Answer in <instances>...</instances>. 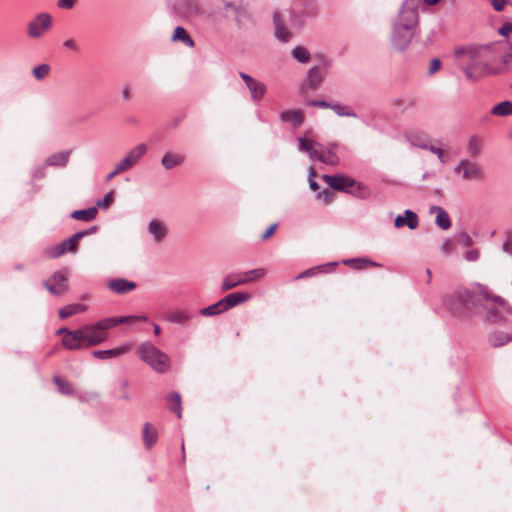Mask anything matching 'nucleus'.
I'll use <instances>...</instances> for the list:
<instances>
[{"label": "nucleus", "instance_id": "f257e3e1", "mask_svg": "<svg viewBox=\"0 0 512 512\" xmlns=\"http://www.w3.org/2000/svg\"><path fill=\"white\" fill-rule=\"evenodd\" d=\"M147 321L145 315H130L103 318L95 323L86 324L76 329L75 350L97 346L107 340V331L119 324H127L134 321Z\"/></svg>", "mask_w": 512, "mask_h": 512}, {"label": "nucleus", "instance_id": "f03ea898", "mask_svg": "<svg viewBox=\"0 0 512 512\" xmlns=\"http://www.w3.org/2000/svg\"><path fill=\"white\" fill-rule=\"evenodd\" d=\"M478 297L483 302L484 321L488 324H504L512 316L511 304L502 296L495 294L487 285L475 283Z\"/></svg>", "mask_w": 512, "mask_h": 512}, {"label": "nucleus", "instance_id": "7ed1b4c3", "mask_svg": "<svg viewBox=\"0 0 512 512\" xmlns=\"http://www.w3.org/2000/svg\"><path fill=\"white\" fill-rule=\"evenodd\" d=\"M139 358L158 373L169 369V357L151 342H143L137 348Z\"/></svg>", "mask_w": 512, "mask_h": 512}, {"label": "nucleus", "instance_id": "20e7f679", "mask_svg": "<svg viewBox=\"0 0 512 512\" xmlns=\"http://www.w3.org/2000/svg\"><path fill=\"white\" fill-rule=\"evenodd\" d=\"M299 150L307 152L311 159H317L327 165H337L339 162L338 156L334 151L329 148L323 147L321 144L305 139L298 138Z\"/></svg>", "mask_w": 512, "mask_h": 512}, {"label": "nucleus", "instance_id": "39448f33", "mask_svg": "<svg viewBox=\"0 0 512 512\" xmlns=\"http://www.w3.org/2000/svg\"><path fill=\"white\" fill-rule=\"evenodd\" d=\"M53 27V17L48 12L36 14L27 24V36L30 39L44 37Z\"/></svg>", "mask_w": 512, "mask_h": 512}, {"label": "nucleus", "instance_id": "423d86ee", "mask_svg": "<svg viewBox=\"0 0 512 512\" xmlns=\"http://www.w3.org/2000/svg\"><path fill=\"white\" fill-rule=\"evenodd\" d=\"M419 22V15L416 7L406 0L399 11L397 18L394 21L393 25L398 27H402L403 30H411L416 31Z\"/></svg>", "mask_w": 512, "mask_h": 512}, {"label": "nucleus", "instance_id": "0eeeda50", "mask_svg": "<svg viewBox=\"0 0 512 512\" xmlns=\"http://www.w3.org/2000/svg\"><path fill=\"white\" fill-rule=\"evenodd\" d=\"M454 172L461 174L466 181H482L485 177L480 165L468 159H462L454 168Z\"/></svg>", "mask_w": 512, "mask_h": 512}, {"label": "nucleus", "instance_id": "6e6552de", "mask_svg": "<svg viewBox=\"0 0 512 512\" xmlns=\"http://www.w3.org/2000/svg\"><path fill=\"white\" fill-rule=\"evenodd\" d=\"M256 279V269L245 272H232L226 275L221 284L222 291L232 290L242 284Z\"/></svg>", "mask_w": 512, "mask_h": 512}, {"label": "nucleus", "instance_id": "1a4fd4ad", "mask_svg": "<svg viewBox=\"0 0 512 512\" xmlns=\"http://www.w3.org/2000/svg\"><path fill=\"white\" fill-rule=\"evenodd\" d=\"M44 287L54 296H62L68 291L67 276L65 271H56L43 282Z\"/></svg>", "mask_w": 512, "mask_h": 512}, {"label": "nucleus", "instance_id": "9d476101", "mask_svg": "<svg viewBox=\"0 0 512 512\" xmlns=\"http://www.w3.org/2000/svg\"><path fill=\"white\" fill-rule=\"evenodd\" d=\"M147 150V145L144 143L136 145L134 148H132L125 154L121 161L117 163L118 166L123 170V172L130 170L147 153Z\"/></svg>", "mask_w": 512, "mask_h": 512}, {"label": "nucleus", "instance_id": "9b49d317", "mask_svg": "<svg viewBox=\"0 0 512 512\" xmlns=\"http://www.w3.org/2000/svg\"><path fill=\"white\" fill-rule=\"evenodd\" d=\"M322 179L332 189L343 191V192H349L356 185L359 186V184L353 178L343 175V174H337V175L324 174V175H322Z\"/></svg>", "mask_w": 512, "mask_h": 512}, {"label": "nucleus", "instance_id": "f8f14e48", "mask_svg": "<svg viewBox=\"0 0 512 512\" xmlns=\"http://www.w3.org/2000/svg\"><path fill=\"white\" fill-rule=\"evenodd\" d=\"M414 34V31H406L402 27L393 25L391 43L396 50L402 51L409 46Z\"/></svg>", "mask_w": 512, "mask_h": 512}, {"label": "nucleus", "instance_id": "ddd939ff", "mask_svg": "<svg viewBox=\"0 0 512 512\" xmlns=\"http://www.w3.org/2000/svg\"><path fill=\"white\" fill-rule=\"evenodd\" d=\"M97 231H98V227L92 226L86 230L78 231L75 234H73L71 237L63 240L61 243L65 249V253L76 252L80 240L83 239L85 236L95 234Z\"/></svg>", "mask_w": 512, "mask_h": 512}, {"label": "nucleus", "instance_id": "4468645a", "mask_svg": "<svg viewBox=\"0 0 512 512\" xmlns=\"http://www.w3.org/2000/svg\"><path fill=\"white\" fill-rule=\"evenodd\" d=\"M475 296H478L473 284V290L467 288H458L453 295V299L463 307H473L476 305Z\"/></svg>", "mask_w": 512, "mask_h": 512}, {"label": "nucleus", "instance_id": "2eb2a0df", "mask_svg": "<svg viewBox=\"0 0 512 512\" xmlns=\"http://www.w3.org/2000/svg\"><path fill=\"white\" fill-rule=\"evenodd\" d=\"M325 77L324 69L313 66L307 72V78L305 83L302 86L303 90H313L316 89L323 81Z\"/></svg>", "mask_w": 512, "mask_h": 512}, {"label": "nucleus", "instance_id": "dca6fc26", "mask_svg": "<svg viewBox=\"0 0 512 512\" xmlns=\"http://www.w3.org/2000/svg\"><path fill=\"white\" fill-rule=\"evenodd\" d=\"M131 348L130 344H123L119 347L107 349V350H93L92 356L99 360H107L112 358L120 357L126 354Z\"/></svg>", "mask_w": 512, "mask_h": 512}, {"label": "nucleus", "instance_id": "f3484780", "mask_svg": "<svg viewBox=\"0 0 512 512\" xmlns=\"http://www.w3.org/2000/svg\"><path fill=\"white\" fill-rule=\"evenodd\" d=\"M174 8L183 16L199 14L201 11L199 0H176Z\"/></svg>", "mask_w": 512, "mask_h": 512}, {"label": "nucleus", "instance_id": "a211bd4d", "mask_svg": "<svg viewBox=\"0 0 512 512\" xmlns=\"http://www.w3.org/2000/svg\"><path fill=\"white\" fill-rule=\"evenodd\" d=\"M273 25L275 37L279 41L288 42L291 39L292 33L287 29L278 12H274L273 14Z\"/></svg>", "mask_w": 512, "mask_h": 512}, {"label": "nucleus", "instance_id": "6ab92c4d", "mask_svg": "<svg viewBox=\"0 0 512 512\" xmlns=\"http://www.w3.org/2000/svg\"><path fill=\"white\" fill-rule=\"evenodd\" d=\"M252 294L248 292H234L222 298V301L227 310L236 307L252 299Z\"/></svg>", "mask_w": 512, "mask_h": 512}, {"label": "nucleus", "instance_id": "aec40b11", "mask_svg": "<svg viewBox=\"0 0 512 512\" xmlns=\"http://www.w3.org/2000/svg\"><path fill=\"white\" fill-rule=\"evenodd\" d=\"M147 229L156 243L163 241L168 234L166 226L157 219L151 220Z\"/></svg>", "mask_w": 512, "mask_h": 512}, {"label": "nucleus", "instance_id": "412c9836", "mask_svg": "<svg viewBox=\"0 0 512 512\" xmlns=\"http://www.w3.org/2000/svg\"><path fill=\"white\" fill-rule=\"evenodd\" d=\"M394 224L396 228H401L404 225H407L409 229L413 230L418 227L419 220L415 212L411 210H406L405 217L398 215L395 219Z\"/></svg>", "mask_w": 512, "mask_h": 512}, {"label": "nucleus", "instance_id": "4be33fe9", "mask_svg": "<svg viewBox=\"0 0 512 512\" xmlns=\"http://www.w3.org/2000/svg\"><path fill=\"white\" fill-rule=\"evenodd\" d=\"M108 287L117 294H126L136 288V283L124 278H118L108 283Z\"/></svg>", "mask_w": 512, "mask_h": 512}, {"label": "nucleus", "instance_id": "5701e85b", "mask_svg": "<svg viewBox=\"0 0 512 512\" xmlns=\"http://www.w3.org/2000/svg\"><path fill=\"white\" fill-rule=\"evenodd\" d=\"M282 122L291 123L294 127H299L304 121V114L300 109H291L283 111L280 114Z\"/></svg>", "mask_w": 512, "mask_h": 512}, {"label": "nucleus", "instance_id": "b1692460", "mask_svg": "<svg viewBox=\"0 0 512 512\" xmlns=\"http://www.w3.org/2000/svg\"><path fill=\"white\" fill-rule=\"evenodd\" d=\"M70 155V150L54 153L45 160V166L65 167L69 161Z\"/></svg>", "mask_w": 512, "mask_h": 512}, {"label": "nucleus", "instance_id": "393cba45", "mask_svg": "<svg viewBox=\"0 0 512 512\" xmlns=\"http://www.w3.org/2000/svg\"><path fill=\"white\" fill-rule=\"evenodd\" d=\"M430 213L436 214L435 223L443 230H447L451 227V221L448 213L440 206H432Z\"/></svg>", "mask_w": 512, "mask_h": 512}, {"label": "nucleus", "instance_id": "a878e982", "mask_svg": "<svg viewBox=\"0 0 512 512\" xmlns=\"http://www.w3.org/2000/svg\"><path fill=\"white\" fill-rule=\"evenodd\" d=\"M56 335H62V345L68 350H75L76 329L70 330L62 327L56 331Z\"/></svg>", "mask_w": 512, "mask_h": 512}, {"label": "nucleus", "instance_id": "bb28decb", "mask_svg": "<svg viewBox=\"0 0 512 512\" xmlns=\"http://www.w3.org/2000/svg\"><path fill=\"white\" fill-rule=\"evenodd\" d=\"M157 438V430L150 423H145L143 426V440L145 447L147 449H151L152 446L157 442Z\"/></svg>", "mask_w": 512, "mask_h": 512}, {"label": "nucleus", "instance_id": "cd10ccee", "mask_svg": "<svg viewBox=\"0 0 512 512\" xmlns=\"http://www.w3.org/2000/svg\"><path fill=\"white\" fill-rule=\"evenodd\" d=\"M98 210L96 207L75 210L71 213V217L78 221L89 222L96 218Z\"/></svg>", "mask_w": 512, "mask_h": 512}, {"label": "nucleus", "instance_id": "c85d7f7f", "mask_svg": "<svg viewBox=\"0 0 512 512\" xmlns=\"http://www.w3.org/2000/svg\"><path fill=\"white\" fill-rule=\"evenodd\" d=\"M168 407L175 412L178 418L182 417L181 395L178 392H171L166 396Z\"/></svg>", "mask_w": 512, "mask_h": 512}, {"label": "nucleus", "instance_id": "c756f323", "mask_svg": "<svg viewBox=\"0 0 512 512\" xmlns=\"http://www.w3.org/2000/svg\"><path fill=\"white\" fill-rule=\"evenodd\" d=\"M225 311H227V309H226L222 299H220L216 303H214L208 307L200 309L199 314L201 316H205V317H212V316L219 315Z\"/></svg>", "mask_w": 512, "mask_h": 512}, {"label": "nucleus", "instance_id": "7c9ffc66", "mask_svg": "<svg viewBox=\"0 0 512 512\" xmlns=\"http://www.w3.org/2000/svg\"><path fill=\"white\" fill-rule=\"evenodd\" d=\"M86 310V306L84 304L80 303H73L66 305L65 307L61 308L58 312L59 317L62 319L68 318L70 316H73L75 314L81 313Z\"/></svg>", "mask_w": 512, "mask_h": 512}, {"label": "nucleus", "instance_id": "2f4dec72", "mask_svg": "<svg viewBox=\"0 0 512 512\" xmlns=\"http://www.w3.org/2000/svg\"><path fill=\"white\" fill-rule=\"evenodd\" d=\"M191 315L183 310H174L166 314L167 321L176 324H184L191 319Z\"/></svg>", "mask_w": 512, "mask_h": 512}, {"label": "nucleus", "instance_id": "473e14b6", "mask_svg": "<svg viewBox=\"0 0 512 512\" xmlns=\"http://www.w3.org/2000/svg\"><path fill=\"white\" fill-rule=\"evenodd\" d=\"M183 161L184 158L181 155H177L174 153H166L162 157L161 163L165 169L169 170L182 164Z\"/></svg>", "mask_w": 512, "mask_h": 512}, {"label": "nucleus", "instance_id": "72a5a7b5", "mask_svg": "<svg viewBox=\"0 0 512 512\" xmlns=\"http://www.w3.org/2000/svg\"><path fill=\"white\" fill-rule=\"evenodd\" d=\"M172 40L182 41L188 47H194L195 45L193 39L189 36L187 31L181 26L175 28Z\"/></svg>", "mask_w": 512, "mask_h": 512}, {"label": "nucleus", "instance_id": "f704fd0d", "mask_svg": "<svg viewBox=\"0 0 512 512\" xmlns=\"http://www.w3.org/2000/svg\"><path fill=\"white\" fill-rule=\"evenodd\" d=\"M510 340V337L508 334L502 331H494L489 334L488 341L489 343L494 347H499L504 345Z\"/></svg>", "mask_w": 512, "mask_h": 512}, {"label": "nucleus", "instance_id": "c9c22d12", "mask_svg": "<svg viewBox=\"0 0 512 512\" xmlns=\"http://www.w3.org/2000/svg\"><path fill=\"white\" fill-rule=\"evenodd\" d=\"M491 114L497 115V116H509L512 115V102L511 101H503L495 105L492 110Z\"/></svg>", "mask_w": 512, "mask_h": 512}, {"label": "nucleus", "instance_id": "e433bc0d", "mask_svg": "<svg viewBox=\"0 0 512 512\" xmlns=\"http://www.w3.org/2000/svg\"><path fill=\"white\" fill-rule=\"evenodd\" d=\"M482 151V140L477 136H471L468 140V152L471 156H478Z\"/></svg>", "mask_w": 512, "mask_h": 512}, {"label": "nucleus", "instance_id": "4c0bfd02", "mask_svg": "<svg viewBox=\"0 0 512 512\" xmlns=\"http://www.w3.org/2000/svg\"><path fill=\"white\" fill-rule=\"evenodd\" d=\"M53 382L57 385L59 391L65 395H71L74 392L73 386L70 382L62 379L59 376L53 377Z\"/></svg>", "mask_w": 512, "mask_h": 512}, {"label": "nucleus", "instance_id": "58836bf2", "mask_svg": "<svg viewBox=\"0 0 512 512\" xmlns=\"http://www.w3.org/2000/svg\"><path fill=\"white\" fill-rule=\"evenodd\" d=\"M293 57L300 63H308L310 61V53L303 46H296L292 50Z\"/></svg>", "mask_w": 512, "mask_h": 512}, {"label": "nucleus", "instance_id": "ea45409f", "mask_svg": "<svg viewBox=\"0 0 512 512\" xmlns=\"http://www.w3.org/2000/svg\"><path fill=\"white\" fill-rule=\"evenodd\" d=\"M51 71L50 65L43 63L33 68L32 75L36 80L45 79Z\"/></svg>", "mask_w": 512, "mask_h": 512}, {"label": "nucleus", "instance_id": "a19ab883", "mask_svg": "<svg viewBox=\"0 0 512 512\" xmlns=\"http://www.w3.org/2000/svg\"><path fill=\"white\" fill-rule=\"evenodd\" d=\"M343 264L352 266L355 269H364L367 265L378 266L377 263L367 259H348L344 260Z\"/></svg>", "mask_w": 512, "mask_h": 512}, {"label": "nucleus", "instance_id": "79ce46f5", "mask_svg": "<svg viewBox=\"0 0 512 512\" xmlns=\"http://www.w3.org/2000/svg\"><path fill=\"white\" fill-rule=\"evenodd\" d=\"M329 108L332 109L338 116L356 117V114L352 110L339 103L330 104Z\"/></svg>", "mask_w": 512, "mask_h": 512}, {"label": "nucleus", "instance_id": "37998d69", "mask_svg": "<svg viewBox=\"0 0 512 512\" xmlns=\"http://www.w3.org/2000/svg\"><path fill=\"white\" fill-rule=\"evenodd\" d=\"M46 255L48 258H51V259H55V258H59L60 256L64 255L65 254V249L64 247L62 246V243L60 242L59 244L51 247V248H48L46 251H45Z\"/></svg>", "mask_w": 512, "mask_h": 512}, {"label": "nucleus", "instance_id": "c03bdc74", "mask_svg": "<svg viewBox=\"0 0 512 512\" xmlns=\"http://www.w3.org/2000/svg\"><path fill=\"white\" fill-rule=\"evenodd\" d=\"M240 77L245 81L249 90L251 91L252 99L256 100V82H255V80L251 76H249L245 73H242V72L240 73Z\"/></svg>", "mask_w": 512, "mask_h": 512}, {"label": "nucleus", "instance_id": "a18cd8bd", "mask_svg": "<svg viewBox=\"0 0 512 512\" xmlns=\"http://www.w3.org/2000/svg\"><path fill=\"white\" fill-rule=\"evenodd\" d=\"M334 198V192L331 189H324L316 194V199L322 201L324 204H329Z\"/></svg>", "mask_w": 512, "mask_h": 512}, {"label": "nucleus", "instance_id": "49530a36", "mask_svg": "<svg viewBox=\"0 0 512 512\" xmlns=\"http://www.w3.org/2000/svg\"><path fill=\"white\" fill-rule=\"evenodd\" d=\"M491 49V46L490 45H486V46H481V47H472V48H469L467 49V54L472 58H476V57H479L481 56V54L484 52V51H490Z\"/></svg>", "mask_w": 512, "mask_h": 512}, {"label": "nucleus", "instance_id": "de8ad7c7", "mask_svg": "<svg viewBox=\"0 0 512 512\" xmlns=\"http://www.w3.org/2000/svg\"><path fill=\"white\" fill-rule=\"evenodd\" d=\"M114 201L113 192H108L105 194L102 200H99L97 202L98 207L100 208H107L109 207L112 202Z\"/></svg>", "mask_w": 512, "mask_h": 512}, {"label": "nucleus", "instance_id": "09e8293b", "mask_svg": "<svg viewBox=\"0 0 512 512\" xmlns=\"http://www.w3.org/2000/svg\"><path fill=\"white\" fill-rule=\"evenodd\" d=\"M120 386H121V394L119 396L120 399L122 400H130V394H129V391H128V388H129V382L127 380H121L120 382Z\"/></svg>", "mask_w": 512, "mask_h": 512}, {"label": "nucleus", "instance_id": "8fccbe9b", "mask_svg": "<svg viewBox=\"0 0 512 512\" xmlns=\"http://www.w3.org/2000/svg\"><path fill=\"white\" fill-rule=\"evenodd\" d=\"M440 68H441V61L438 58H433L430 61V65H429V70H428L429 75H433L434 73L439 71Z\"/></svg>", "mask_w": 512, "mask_h": 512}, {"label": "nucleus", "instance_id": "3c124183", "mask_svg": "<svg viewBox=\"0 0 512 512\" xmlns=\"http://www.w3.org/2000/svg\"><path fill=\"white\" fill-rule=\"evenodd\" d=\"M121 96L124 101H130L132 99V89L129 84L123 85L121 89Z\"/></svg>", "mask_w": 512, "mask_h": 512}, {"label": "nucleus", "instance_id": "603ef678", "mask_svg": "<svg viewBox=\"0 0 512 512\" xmlns=\"http://www.w3.org/2000/svg\"><path fill=\"white\" fill-rule=\"evenodd\" d=\"M502 250L512 256V234L508 235L502 245Z\"/></svg>", "mask_w": 512, "mask_h": 512}, {"label": "nucleus", "instance_id": "864d4df0", "mask_svg": "<svg viewBox=\"0 0 512 512\" xmlns=\"http://www.w3.org/2000/svg\"><path fill=\"white\" fill-rule=\"evenodd\" d=\"M490 3L496 11L500 12L509 3V0H490Z\"/></svg>", "mask_w": 512, "mask_h": 512}, {"label": "nucleus", "instance_id": "5fc2aeb1", "mask_svg": "<svg viewBox=\"0 0 512 512\" xmlns=\"http://www.w3.org/2000/svg\"><path fill=\"white\" fill-rule=\"evenodd\" d=\"M453 247H454L453 241L451 239H446L443 241V243L441 245V251L444 254H448L453 249Z\"/></svg>", "mask_w": 512, "mask_h": 512}, {"label": "nucleus", "instance_id": "6e6d98bb", "mask_svg": "<svg viewBox=\"0 0 512 512\" xmlns=\"http://www.w3.org/2000/svg\"><path fill=\"white\" fill-rule=\"evenodd\" d=\"M480 256V252L477 249L468 250L465 254V258L468 261H476Z\"/></svg>", "mask_w": 512, "mask_h": 512}, {"label": "nucleus", "instance_id": "4d7b16f0", "mask_svg": "<svg viewBox=\"0 0 512 512\" xmlns=\"http://www.w3.org/2000/svg\"><path fill=\"white\" fill-rule=\"evenodd\" d=\"M75 5V0H58L57 6L63 9H72Z\"/></svg>", "mask_w": 512, "mask_h": 512}, {"label": "nucleus", "instance_id": "13d9d810", "mask_svg": "<svg viewBox=\"0 0 512 512\" xmlns=\"http://www.w3.org/2000/svg\"><path fill=\"white\" fill-rule=\"evenodd\" d=\"M123 173V170L118 166V164L115 165L114 169L106 175V181L109 182L113 178H115L117 175Z\"/></svg>", "mask_w": 512, "mask_h": 512}, {"label": "nucleus", "instance_id": "bf43d9fd", "mask_svg": "<svg viewBox=\"0 0 512 512\" xmlns=\"http://www.w3.org/2000/svg\"><path fill=\"white\" fill-rule=\"evenodd\" d=\"M309 106L318 107V108H329L330 103L326 101H318V100H311L306 103Z\"/></svg>", "mask_w": 512, "mask_h": 512}, {"label": "nucleus", "instance_id": "052dcab7", "mask_svg": "<svg viewBox=\"0 0 512 512\" xmlns=\"http://www.w3.org/2000/svg\"><path fill=\"white\" fill-rule=\"evenodd\" d=\"M512 32V24L507 22L502 25V27L499 29V33L502 36L507 37Z\"/></svg>", "mask_w": 512, "mask_h": 512}, {"label": "nucleus", "instance_id": "680f3d73", "mask_svg": "<svg viewBox=\"0 0 512 512\" xmlns=\"http://www.w3.org/2000/svg\"><path fill=\"white\" fill-rule=\"evenodd\" d=\"M430 151H431L432 153H434L435 155H437V157L439 158V160H440V162H441V163H445V159H444V151H443V149L438 148V147L431 146V147H430Z\"/></svg>", "mask_w": 512, "mask_h": 512}, {"label": "nucleus", "instance_id": "e2e57ef3", "mask_svg": "<svg viewBox=\"0 0 512 512\" xmlns=\"http://www.w3.org/2000/svg\"><path fill=\"white\" fill-rule=\"evenodd\" d=\"M278 227V224L277 223H274L272 224L263 234H262V239L263 240H267L274 232L275 230L277 229Z\"/></svg>", "mask_w": 512, "mask_h": 512}, {"label": "nucleus", "instance_id": "0e129e2a", "mask_svg": "<svg viewBox=\"0 0 512 512\" xmlns=\"http://www.w3.org/2000/svg\"><path fill=\"white\" fill-rule=\"evenodd\" d=\"M33 177L36 179H41L45 177L44 167H38L34 170Z\"/></svg>", "mask_w": 512, "mask_h": 512}, {"label": "nucleus", "instance_id": "69168bd1", "mask_svg": "<svg viewBox=\"0 0 512 512\" xmlns=\"http://www.w3.org/2000/svg\"><path fill=\"white\" fill-rule=\"evenodd\" d=\"M63 45L66 48L71 49L73 51L77 50L76 42L73 39H68V40L64 41Z\"/></svg>", "mask_w": 512, "mask_h": 512}, {"label": "nucleus", "instance_id": "338daca9", "mask_svg": "<svg viewBox=\"0 0 512 512\" xmlns=\"http://www.w3.org/2000/svg\"><path fill=\"white\" fill-rule=\"evenodd\" d=\"M502 61L504 63H508V62L512 61V46H509L508 52L503 57Z\"/></svg>", "mask_w": 512, "mask_h": 512}, {"label": "nucleus", "instance_id": "774afa93", "mask_svg": "<svg viewBox=\"0 0 512 512\" xmlns=\"http://www.w3.org/2000/svg\"><path fill=\"white\" fill-rule=\"evenodd\" d=\"M308 181H309V187L311 190L316 191L319 189V185L317 184V182L314 179H309Z\"/></svg>", "mask_w": 512, "mask_h": 512}]
</instances>
